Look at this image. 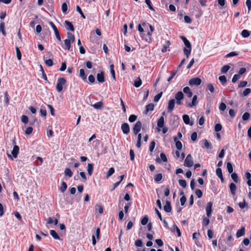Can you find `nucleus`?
I'll use <instances>...</instances> for the list:
<instances>
[{
    "mask_svg": "<svg viewBox=\"0 0 251 251\" xmlns=\"http://www.w3.org/2000/svg\"><path fill=\"white\" fill-rule=\"evenodd\" d=\"M180 38L183 41L185 48L183 49L184 54L187 57H188L191 53L192 46L190 42L184 36H181Z\"/></svg>",
    "mask_w": 251,
    "mask_h": 251,
    "instance_id": "obj_1",
    "label": "nucleus"
},
{
    "mask_svg": "<svg viewBox=\"0 0 251 251\" xmlns=\"http://www.w3.org/2000/svg\"><path fill=\"white\" fill-rule=\"evenodd\" d=\"M66 81L64 78L60 77L58 79L56 86V91L60 92L62 91L63 86L65 84Z\"/></svg>",
    "mask_w": 251,
    "mask_h": 251,
    "instance_id": "obj_2",
    "label": "nucleus"
},
{
    "mask_svg": "<svg viewBox=\"0 0 251 251\" xmlns=\"http://www.w3.org/2000/svg\"><path fill=\"white\" fill-rule=\"evenodd\" d=\"M194 164L192 155L190 154L187 155L184 163V165L187 167H191Z\"/></svg>",
    "mask_w": 251,
    "mask_h": 251,
    "instance_id": "obj_3",
    "label": "nucleus"
},
{
    "mask_svg": "<svg viewBox=\"0 0 251 251\" xmlns=\"http://www.w3.org/2000/svg\"><path fill=\"white\" fill-rule=\"evenodd\" d=\"M201 80L200 78L194 77L189 80V84L191 86H199L201 84Z\"/></svg>",
    "mask_w": 251,
    "mask_h": 251,
    "instance_id": "obj_4",
    "label": "nucleus"
},
{
    "mask_svg": "<svg viewBox=\"0 0 251 251\" xmlns=\"http://www.w3.org/2000/svg\"><path fill=\"white\" fill-rule=\"evenodd\" d=\"M142 127V123L140 121H138L136 123L133 127V133L135 135L137 134L141 130Z\"/></svg>",
    "mask_w": 251,
    "mask_h": 251,
    "instance_id": "obj_5",
    "label": "nucleus"
},
{
    "mask_svg": "<svg viewBox=\"0 0 251 251\" xmlns=\"http://www.w3.org/2000/svg\"><path fill=\"white\" fill-rule=\"evenodd\" d=\"M121 129L125 134H128L130 131V127L127 123H124L122 124Z\"/></svg>",
    "mask_w": 251,
    "mask_h": 251,
    "instance_id": "obj_6",
    "label": "nucleus"
},
{
    "mask_svg": "<svg viewBox=\"0 0 251 251\" xmlns=\"http://www.w3.org/2000/svg\"><path fill=\"white\" fill-rule=\"evenodd\" d=\"M175 105V100L174 99L170 100L168 102V105L167 107L168 112H172L174 109Z\"/></svg>",
    "mask_w": 251,
    "mask_h": 251,
    "instance_id": "obj_7",
    "label": "nucleus"
},
{
    "mask_svg": "<svg viewBox=\"0 0 251 251\" xmlns=\"http://www.w3.org/2000/svg\"><path fill=\"white\" fill-rule=\"evenodd\" d=\"M212 205H213V203L211 201L208 202L207 204V205L206 207V215L208 217H209L211 216V213L212 212Z\"/></svg>",
    "mask_w": 251,
    "mask_h": 251,
    "instance_id": "obj_8",
    "label": "nucleus"
},
{
    "mask_svg": "<svg viewBox=\"0 0 251 251\" xmlns=\"http://www.w3.org/2000/svg\"><path fill=\"white\" fill-rule=\"evenodd\" d=\"M64 45L62 46L64 49L66 50H69L71 46V44L73 42H72L70 40L65 39L64 41Z\"/></svg>",
    "mask_w": 251,
    "mask_h": 251,
    "instance_id": "obj_9",
    "label": "nucleus"
},
{
    "mask_svg": "<svg viewBox=\"0 0 251 251\" xmlns=\"http://www.w3.org/2000/svg\"><path fill=\"white\" fill-rule=\"evenodd\" d=\"M182 119L184 123L186 125H189L190 126H193L194 125L193 122L190 121L189 116L187 115H184L182 116Z\"/></svg>",
    "mask_w": 251,
    "mask_h": 251,
    "instance_id": "obj_10",
    "label": "nucleus"
},
{
    "mask_svg": "<svg viewBox=\"0 0 251 251\" xmlns=\"http://www.w3.org/2000/svg\"><path fill=\"white\" fill-rule=\"evenodd\" d=\"M197 104V96L195 95L193 96L192 98V100L191 103H186V106L189 107H193L195 106Z\"/></svg>",
    "mask_w": 251,
    "mask_h": 251,
    "instance_id": "obj_11",
    "label": "nucleus"
},
{
    "mask_svg": "<svg viewBox=\"0 0 251 251\" xmlns=\"http://www.w3.org/2000/svg\"><path fill=\"white\" fill-rule=\"evenodd\" d=\"M19 152V147L17 145H15L11 153L14 158H17Z\"/></svg>",
    "mask_w": 251,
    "mask_h": 251,
    "instance_id": "obj_12",
    "label": "nucleus"
},
{
    "mask_svg": "<svg viewBox=\"0 0 251 251\" xmlns=\"http://www.w3.org/2000/svg\"><path fill=\"white\" fill-rule=\"evenodd\" d=\"M97 79L98 82L100 83H102L104 82L105 79L104 76V73L103 72H101L100 73H98L97 75Z\"/></svg>",
    "mask_w": 251,
    "mask_h": 251,
    "instance_id": "obj_13",
    "label": "nucleus"
},
{
    "mask_svg": "<svg viewBox=\"0 0 251 251\" xmlns=\"http://www.w3.org/2000/svg\"><path fill=\"white\" fill-rule=\"evenodd\" d=\"M149 26L150 28V31L148 32V36L145 38V40L146 41H150L151 40V35L154 30V28L152 25H149Z\"/></svg>",
    "mask_w": 251,
    "mask_h": 251,
    "instance_id": "obj_14",
    "label": "nucleus"
},
{
    "mask_svg": "<svg viewBox=\"0 0 251 251\" xmlns=\"http://www.w3.org/2000/svg\"><path fill=\"white\" fill-rule=\"evenodd\" d=\"M245 233V227L243 226V227H242V228L240 229L237 230V231L236 232V237L237 238L241 237V236L244 235Z\"/></svg>",
    "mask_w": 251,
    "mask_h": 251,
    "instance_id": "obj_15",
    "label": "nucleus"
},
{
    "mask_svg": "<svg viewBox=\"0 0 251 251\" xmlns=\"http://www.w3.org/2000/svg\"><path fill=\"white\" fill-rule=\"evenodd\" d=\"M164 210L166 212H170L172 210V207L171 203L169 201H167L166 202V204L164 206Z\"/></svg>",
    "mask_w": 251,
    "mask_h": 251,
    "instance_id": "obj_16",
    "label": "nucleus"
},
{
    "mask_svg": "<svg viewBox=\"0 0 251 251\" xmlns=\"http://www.w3.org/2000/svg\"><path fill=\"white\" fill-rule=\"evenodd\" d=\"M164 117L161 116L157 121V126L158 127L161 128L164 126Z\"/></svg>",
    "mask_w": 251,
    "mask_h": 251,
    "instance_id": "obj_17",
    "label": "nucleus"
},
{
    "mask_svg": "<svg viewBox=\"0 0 251 251\" xmlns=\"http://www.w3.org/2000/svg\"><path fill=\"white\" fill-rule=\"evenodd\" d=\"M174 140L176 142V148L178 150H181L182 149V145L181 142L180 141H177V137H174Z\"/></svg>",
    "mask_w": 251,
    "mask_h": 251,
    "instance_id": "obj_18",
    "label": "nucleus"
},
{
    "mask_svg": "<svg viewBox=\"0 0 251 251\" xmlns=\"http://www.w3.org/2000/svg\"><path fill=\"white\" fill-rule=\"evenodd\" d=\"M176 100H182L184 99V95L181 91L177 92L175 95Z\"/></svg>",
    "mask_w": 251,
    "mask_h": 251,
    "instance_id": "obj_19",
    "label": "nucleus"
},
{
    "mask_svg": "<svg viewBox=\"0 0 251 251\" xmlns=\"http://www.w3.org/2000/svg\"><path fill=\"white\" fill-rule=\"evenodd\" d=\"M93 165L91 163H88L87 167V171L89 176H91L93 171Z\"/></svg>",
    "mask_w": 251,
    "mask_h": 251,
    "instance_id": "obj_20",
    "label": "nucleus"
},
{
    "mask_svg": "<svg viewBox=\"0 0 251 251\" xmlns=\"http://www.w3.org/2000/svg\"><path fill=\"white\" fill-rule=\"evenodd\" d=\"M217 176L221 179L222 181H224V178L222 175V171L220 168H218L216 170Z\"/></svg>",
    "mask_w": 251,
    "mask_h": 251,
    "instance_id": "obj_21",
    "label": "nucleus"
},
{
    "mask_svg": "<svg viewBox=\"0 0 251 251\" xmlns=\"http://www.w3.org/2000/svg\"><path fill=\"white\" fill-rule=\"evenodd\" d=\"M229 188H230V190L231 194L233 195H234L236 193V185L233 183H230V184L229 185Z\"/></svg>",
    "mask_w": 251,
    "mask_h": 251,
    "instance_id": "obj_22",
    "label": "nucleus"
},
{
    "mask_svg": "<svg viewBox=\"0 0 251 251\" xmlns=\"http://www.w3.org/2000/svg\"><path fill=\"white\" fill-rule=\"evenodd\" d=\"M154 105L153 103H150L148 104L146 107L145 113L147 114L149 111H153L154 109Z\"/></svg>",
    "mask_w": 251,
    "mask_h": 251,
    "instance_id": "obj_23",
    "label": "nucleus"
},
{
    "mask_svg": "<svg viewBox=\"0 0 251 251\" xmlns=\"http://www.w3.org/2000/svg\"><path fill=\"white\" fill-rule=\"evenodd\" d=\"M50 235L52 236V237L54 239H56V240H60V237L59 236V235H58V234L56 233V232L55 230L51 229L50 230Z\"/></svg>",
    "mask_w": 251,
    "mask_h": 251,
    "instance_id": "obj_24",
    "label": "nucleus"
},
{
    "mask_svg": "<svg viewBox=\"0 0 251 251\" xmlns=\"http://www.w3.org/2000/svg\"><path fill=\"white\" fill-rule=\"evenodd\" d=\"M241 35L243 38H247L250 35V32L247 29H244L242 31Z\"/></svg>",
    "mask_w": 251,
    "mask_h": 251,
    "instance_id": "obj_25",
    "label": "nucleus"
},
{
    "mask_svg": "<svg viewBox=\"0 0 251 251\" xmlns=\"http://www.w3.org/2000/svg\"><path fill=\"white\" fill-rule=\"evenodd\" d=\"M79 76L80 77L82 78V79L84 80V81H86V78H87V76L86 75H85V71L83 69H81L80 70H79Z\"/></svg>",
    "mask_w": 251,
    "mask_h": 251,
    "instance_id": "obj_26",
    "label": "nucleus"
},
{
    "mask_svg": "<svg viewBox=\"0 0 251 251\" xmlns=\"http://www.w3.org/2000/svg\"><path fill=\"white\" fill-rule=\"evenodd\" d=\"M65 24L68 26V28L72 31H74L75 29L72 23L69 21H65Z\"/></svg>",
    "mask_w": 251,
    "mask_h": 251,
    "instance_id": "obj_27",
    "label": "nucleus"
},
{
    "mask_svg": "<svg viewBox=\"0 0 251 251\" xmlns=\"http://www.w3.org/2000/svg\"><path fill=\"white\" fill-rule=\"evenodd\" d=\"M65 176L71 177L73 176V172L69 168H66L64 171Z\"/></svg>",
    "mask_w": 251,
    "mask_h": 251,
    "instance_id": "obj_28",
    "label": "nucleus"
},
{
    "mask_svg": "<svg viewBox=\"0 0 251 251\" xmlns=\"http://www.w3.org/2000/svg\"><path fill=\"white\" fill-rule=\"evenodd\" d=\"M170 44L171 43L169 41H166V44L164 45L163 48L162 49V52H165L167 51V49L169 47Z\"/></svg>",
    "mask_w": 251,
    "mask_h": 251,
    "instance_id": "obj_29",
    "label": "nucleus"
},
{
    "mask_svg": "<svg viewBox=\"0 0 251 251\" xmlns=\"http://www.w3.org/2000/svg\"><path fill=\"white\" fill-rule=\"evenodd\" d=\"M231 177L233 180L236 182L237 183L239 181V179L238 178V176L236 173H233L231 175Z\"/></svg>",
    "mask_w": 251,
    "mask_h": 251,
    "instance_id": "obj_30",
    "label": "nucleus"
},
{
    "mask_svg": "<svg viewBox=\"0 0 251 251\" xmlns=\"http://www.w3.org/2000/svg\"><path fill=\"white\" fill-rule=\"evenodd\" d=\"M67 40H70L72 42H74L75 37L74 35L70 32H67Z\"/></svg>",
    "mask_w": 251,
    "mask_h": 251,
    "instance_id": "obj_31",
    "label": "nucleus"
},
{
    "mask_svg": "<svg viewBox=\"0 0 251 251\" xmlns=\"http://www.w3.org/2000/svg\"><path fill=\"white\" fill-rule=\"evenodd\" d=\"M40 113L41 114V116L45 117L47 115V111L46 110V108L43 106H41L40 110Z\"/></svg>",
    "mask_w": 251,
    "mask_h": 251,
    "instance_id": "obj_32",
    "label": "nucleus"
},
{
    "mask_svg": "<svg viewBox=\"0 0 251 251\" xmlns=\"http://www.w3.org/2000/svg\"><path fill=\"white\" fill-rule=\"evenodd\" d=\"M114 172H115V170H114V168H113V167L110 168L106 174V177L107 178H108L109 177H110L111 175H112L114 173Z\"/></svg>",
    "mask_w": 251,
    "mask_h": 251,
    "instance_id": "obj_33",
    "label": "nucleus"
},
{
    "mask_svg": "<svg viewBox=\"0 0 251 251\" xmlns=\"http://www.w3.org/2000/svg\"><path fill=\"white\" fill-rule=\"evenodd\" d=\"M4 27H5L4 23L3 22L1 23L0 24V31L2 33V34L4 36H5L6 35V33H5V31L4 30Z\"/></svg>",
    "mask_w": 251,
    "mask_h": 251,
    "instance_id": "obj_34",
    "label": "nucleus"
},
{
    "mask_svg": "<svg viewBox=\"0 0 251 251\" xmlns=\"http://www.w3.org/2000/svg\"><path fill=\"white\" fill-rule=\"evenodd\" d=\"M103 105V103L101 101H99L95 103L93 105V106L95 109H100Z\"/></svg>",
    "mask_w": 251,
    "mask_h": 251,
    "instance_id": "obj_35",
    "label": "nucleus"
},
{
    "mask_svg": "<svg viewBox=\"0 0 251 251\" xmlns=\"http://www.w3.org/2000/svg\"><path fill=\"white\" fill-rule=\"evenodd\" d=\"M67 188V185L65 182H62L60 187V191L61 192H64Z\"/></svg>",
    "mask_w": 251,
    "mask_h": 251,
    "instance_id": "obj_36",
    "label": "nucleus"
},
{
    "mask_svg": "<svg viewBox=\"0 0 251 251\" xmlns=\"http://www.w3.org/2000/svg\"><path fill=\"white\" fill-rule=\"evenodd\" d=\"M241 76L238 73L234 75L232 78V82L233 83L236 82L240 78Z\"/></svg>",
    "mask_w": 251,
    "mask_h": 251,
    "instance_id": "obj_37",
    "label": "nucleus"
},
{
    "mask_svg": "<svg viewBox=\"0 0 251 251\" xmlns=\"http://www.w3.org/2000/svg\"><path fill=\"white\" fill-rule=\"evenodd\" d=\"M219 80L222 83L225 85L226 82V78L225 75H222L219 77Z\"/></svg>",
    "mask_w": 251,
    "mask_h": 251,
    "instance_id": "obj_38",
    "label": "nucleus"
},
{
    "mask_svg": "<svg viewBox=\"0 0 251 251\" xmlns=\"http://www.w3.org/2000/svg\"><path fill=\"white\" fill-rule=\"evenodd\" d=\"M230 68V67L228 65L224 66L221 69L222 73H226L229 70Z\"/></svg>",
    "mask_w": 251,
    "mask_h": 251,
    "instance_id": "obj_39",
    "label": "nucleus"
},
{
    "mask_svg": "<svg viewBox=\"0 0 251 251\" xmlns=\"http://www.w3.org/2000/svg\"><path fill=\"white\" fill-rule=\"evenodd\" d=\"M179 184L183 188H185L187 186V182L184 179H179L178 181Z\"/></svg>",
    "mask_w": 251,
    "mask_h": 251,
    "instance_id": "obj_40",
    "label": "nucleus"
},
{
    "mask_svg": "<svg viewBox=\"0 0 251 251\" xmlns=\"http://www.w3.org/2000/svg\"><path fill=\"white\" fill-rule=\"evenodd\" d=\"M16 54H17V58L19 60H20L22 58V54H21L20 50L18 47H16Z\"/></svg>",
    "mask_w": 251,
    "mask_h": 251,
    "instance_id": "obj_41",
    "label": "nucleus"
},
{
    "mask_svg": "<svg viewBox=\"0 0 251 251\" xmlns=\"http://www.w3.org/2000/svg\"><path fill=\"white\" fill-rule=\"evenodd\" d=\"M142 83V82L141 79L140 78H138V80H136L134 81V86L136 88H138L141 85Z\"/></svg>",
    "mask_w": 251,
    "mask_h": 251,
    "instance_id": "obj_42",
    "label": "nucleus"
},
{
    "mask_svg": "<svg viewBox=\"0 0 251 251\" xmlns=\"http://www.w3.org/2000/svg\"><path fill=\"white\" fill-rule=\"evenodd\" d=\"M149 221V218L147 216H144L141 220V224L143 226L146 225Z\"/></svg>",
    "mask_w": 251,
    "mask_h": 251,
    "instance_id": "obj_43",
    "label": "nucleus"
},
{
    "mask_svg": "<svg viewBox=\"0 0 251 251\" xmlns=\"http://www.w3.org/2000/svg\"><path fill=\"white\" fill-rule=\"evenodd\" d=\"M250 118V114L248 112H245L242 116V119L244 121H248Z\"/></svg>",
    "mask_w": 251,
    "mask_h": 251,
    "instance_id": "obj_44",
    "label": "nucleus"
},
{
    "mask_svg": "<svg viewBox=\"0 0 251 251\" xmlns=\"http://www.w3.org/2000/svg\"><path fill=\"white\" fill-rule=\"evenodd\" d=\"M227 169L229 173H232L233 172V167L231 163L228 162L227 163Z\"/></svg>",
    "mask_w": 251,
    "mask_h": 251,
    "instance_id": "obj_45",
    "label": "nucleus"
},
{
    "mask_svg": "<svg viewBox=\"0 0 251 251\" xmlns=\"http://www.w3.org/2000/svg\"><path fill=\"white\" fill-rule=\"evenodd\" d=\"M137 118V117L136 115H131L128 118V121L130 123H133L136 120Z\"/></svg>",
    "mask_w": 251,
    "mask_h": 251,
    "instance_id": "obj_46",
    "label": "nucleus"
},
{
    "mask_svg": "<svg viewBox=\"0 0 251 251\" xmlns=\"http://www.w3.org/2000/svg\"><path fill=\"white\" fill-rule=\"evenodd\" d=\"M162 175L161 174H157L154 177V180L156 182L160 181L162 179Z\"/></svg>",
    "mask_w": 251,
    "mask_h": 251,
    "instance_id": "obj_47",
    "label": "nucleus"
},
{
    "mask_svg": "<svg viewBox=\"0 0 251 251\" xmlns=\"http://www.w3.org/2000/svg\"><path fill=\"white\" fill-rule=\"evenodd\" d=\"M62 11L63 13H66L68 9V5L66 3L64 2L62 5Z\"/></svg>",
    "mask_w": 251,
    "mask_h": 251,
    "instance_id": "obj_48",
    "label": "nucleus"
},
{
    "mask_svg": "<svg viewBox=\"0 0 251 251\" xmlns=\"http://www.w3.org/2000/svg\"><path fill=\"white\" fill-rule=\"evenodd\" d=\"M207 89L211 93H213L214 92V87L212 84L209 83L207 85Z\"/></svg>",
    "mask_w": 251,
    "mask_h": 251,
    "instance_id": "obj_49",
    "label": "nucleus"
},
{
    "mask_svg": "<svg viewBox=\"0 0 251 251\" xmlns=\"http://www.w3.org/2000/svg\"><path fill=\"white\" fill-rule=\"evenodd\" d=\"M76 10L81 15L82 18H83V19H85V16L83 13L81 8L79 6H76Z\"/></svg>",
    "mask_w": 251,
    "mask_h": 251,
    "instance_id": "obj_50",
    "label": "nucleus"
},
{
    "mask_svg": "<svg viewBox=\"0 0 251 251\" xmlns=\"http://www.w3.org/2000/svg\"><path fill=\"white\" fill-rule=\"evenodd\" d=\"M204 147L206 149L210 148L211 144L207 140L205 139L203 141Z\"/></svg>",
    "mask_w": 251,
    "mask_h": 251,
    "instance_id": "obj_51",
    "label": "nucleus"
},
{
    "mask_svg": "<svg viewBox=\"0 0 251 251\" xmlns=\"http://www.w3.org/2000/svg\"><path fill=\"white\" fill-rule=\"evenodd\" d=\"M21 121L23 123L26 124L28 122V118L25 115H23L21 118Z\"/></svg>",
    "mask_w": 251,
    "mask_h": 251,
    "instance_id": "obj_52",
    "label": "nucleus"
},
{
    "mask_svg": "<svg viewBox=\"0 0 251 251\" xmlns=\"http://www.w3.org/2000/svg\"><path fill=\"white\" fill-rule=\"evenodd\" d=\"M155 146V142L154 141H152V142H151L150 145V147H149V150L151 152H152L153 151Z\"/></svg>",
    "mask_w": 251,
    "mask_h": 251,
    "instance_id": "obj_53",
    "label": "nucleus"
},
{
    "mask_svg": "<svg viewBox=\"0 0 251 251\" xmlns=\"http://www.w3.org/2000/svg\"><path fill=\"white\" fill-rule=\"evenodd\" d=\"M222 126L220 124H217L215 126V130L217 132L222 130Z\"/></svg>",
    "mask_w": 251,
    "mask_h": 251,
    "instance_id": "obj_54",
    "label": "nucleus"
},
{
    "mask_svg": "<svg viewBox=\"0 0 251 251\" xmlns=\"http://www.w3.org/2000/svg\"><path fill=\"white\" fill-rule=\"evenodd\" d=\"M162 95V92H161V93L158 94L157 95H156L154 97V101L157 102L159 100V99L161 98Z\"/></svg>",
    "mask_w": 251,
    "mask_h": 251,
    "instance_id": "obj_55",
    "label": "nucleus"
},
{
    "mask_svg": "<svg viewBox=\"0 0 251 251\" xmlns=\"http://www.w3.org/2000/svg\"><path fill=\"white\" fill-rule=\"evenodd\" d=\"M45 64L49 67H51L53 65V61L51 59H49L45 61Z\"/></svg>",
    "mask_w": 251,
    "mask_h": 251,
    "instance_id": "obj_56",
    "label": "nucleus"
},
{
    "mask_svg": "<svg viewBox=\"0 0 251 251\" xmlns=\"http://www.w3.org/2000/svg\"><path fill=\"white\" fill-rule=\"evenodd\" d=\"M251 90L250 88H246L243 92V96H247L251 93Z\"/></svg>",
    "mask_w": 251,
    "mask_h": 251,
    "instance_id": "obj_57",
    "label": "nucleus"
},
{
    "mask_svg": "<svg viewBox=\"0 0 251 251\" xmlns=\"http://www.w3.org/2000/svg\"><path fill=\"white\" fill-rule=\"evenodd\" d=\"M238 54V53H237L236 52L232 51V52H230V53L227 54L226 55V57H232L234 56H236Z\"/></svg>",
    "mask_w": 251,
    "mask_h": 251,
    "instance_id": "obj_58",
    "label": "nucleus"
},
{
    "mask_svg": "<svg viewBox=\"0 0 251 251\" xmlns=\"http://www.w3.org/2000/svg\"><path fill=\"white\" fill-rule=\"evenodd\" d=\"M160 158L164 162H166L167 161V158L166 155L164 153H160Z\"/></svg>",
    "mask_w": 251,
    "mask_h": 251,
    "instance_id": "obj_59",
    "label": "nucleus"
},
{
    "mask_svg": "<svg viewBox=\"0 0 251 251\" xmlns=\"http://www.w3.org/2000/svg\"><path fill=\"white\" fill-rule=\"evenodd\" d=\"M209 222L208 218L204 217L203 218L202 224L204 226H207L209 224Z\"/></svg>",
    "mask_w": 251,
    "mask_h": 251,
    "instance_id": "obj_60",
    "label": "nucleus"
},
{
    "mask_svg": "<svg viewBox=\"0 0 251 251\" xmlns=\"http://www.w3.org/2000/svg\"><path fill=\"white\" fill-rule=\"evenodd\" d=\"M129 154H130V159L132 161L134 160L135 154H134V152L133 150H132V149L130 150Z\"/></svg>",
    "mask_w": 251,
    "mask_h": 251,
    "instance_id": "obj_61",
    "label": "nucleus"
},
{
    "mask_svg": "<svg viewBox=\"0 0 251 251\" xmlns=\"http://www.w3.org/2000/svg\"><path fill=\"white\" fill-rule=\"evenodd\" d=\"M197 138V133L196 132H193L191 136V139L193 141H195Z\"/></svg>",
    "mask_w": 251,
    "mask_h": 251,
    "instance_id": "obj_62",
    "label": "nucleus"
},
{
    "mask_svg": "<svg viewBox=\"0 0 251 251\" xmlns=\"http://www.w3.org/2000/svg\"><path fill=\"white\" fill-rule=\"evenodd\" d=\"M195 193L199 198H201L202 196V192L200 189L197 190L195 192Z\"/></svg>",
    "mask_w": 251,
    "mask_h": 251,
    "instance_id": "obj_63",
    "label": "nucleus"
},
{
    "mask_svg": "<svg viewBox=\"0 0 251 251\" xmlns=\"http://www.w3.org/2000/svg\"><path fill=\"white\" fill-rule=\"evenodd\" d=\"M246 4L248 8V11L249 12L251 9V0H247L246 1Z\"/></svg>",
    "mask_w": 251,
    "mask_h": 251,
    "instance_id": "obj_64",
    "label": "nucleus"
}]
</instances>
